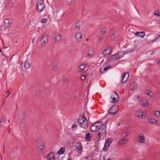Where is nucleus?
Masks as SVG:
<instances>
[{
    "label": "nucleus",
    "instance_id": "f257e3e1",
    "mask_svg": "<svg viewBox=\"0 0 160 160\" xmlns=\"http://www.w3.org/2000/svg\"><path fill=\"white\" fill-rule=\"evenodd\" d=\"M96 125L98 126V128L100 131L98 133V140L102 139L106 135V124H102L101 121H98L94 123Z\"/></svg>",
    "mask_w": 160,
    "mask_h": 160
},
{
    "label": "nucleus",
    "instance_id": "f03ea898",
    "mask_svg": "<svg viewBox=\"0 0 160 160\" xmlns=\"http://www.w3.org/2000/svg\"><path fill=\"white\" fill-rule=\"evenodd\" d=\"M132 51H133L132 50H129L128 49L127 51L120 52L113 55L112 56V58L113 59L114 58L116 60H118L122 57L125 54L130 52Z\"/></svg>",
    "mask_w": 160,
    "mask_h": 160
},
{
    "label": "nucleus",
    "instance_id": "7ed1b4c3",
    "mask_svg": "<svg viewBox=\"0 0 160 160\" xmlns=\"http://www.w3.org/2000/svg\"><path fill=\"white\" fill-rule=\"evenodd\" d=\"M43 0H38L37 2V10L38 12H41L45 8Z\"/></svg>",
    "mask_w": 160,
    "mask_h": 160
},
{
    "label": "nucleus",
    "instance_id": "20e7f679",
    "mask_svg": "<svg viewBox=\"0 0 160 160\" xmlns=\"http://www.w3.org/2000/svg\"><path fill=\"white\" fill-rule=\"evenodd\" d=\"M118 108L117 105H113L111 107L108 111V113L111 115H114L117 113Z\"/></svg>",
    "mask_w": 160,
    "mask_h": 160
},
{
    "label": "nucleus",
    "instance_id": "39448f33",
    "mask_svg": "<svg viewBox=\"0 0 160 160\" xmlns=\"http://www.w3.org/2000/svg\"><path fill=\"white\" fill-rule=\"evenodd\" d=\"M48 36L47 34H44L41 38V43L42 45H45L48 43Z\"/></svg>",
    "mask_w": 160,
    "mask_h": 160
},
{
    "label": "nucleus",
    "instance_id": "423d86ee",
    "mask_svg": "<svg viewBox=\"0 0 160 160\" xmlns=\"http://www.w3.org/2000/svg\"><path fill=\"white\" fill-rule=\"evenodd\" d=\"M113 100V102L117 103L119 101V97L118 95L116 92H113L112 96L111 97Z\"/></svg>",
    "mask_w": 160,
    "mask_h": 160
},
{
    "label": "nucleus",
    "instance_id": "0eeeda50",
    "mask_svg": "<svg viewBox=\"0 0 160 160\" xmlns=\"http://www.w3.org/2000/svg\"><path fill=\"white\" fill-rule=\"evenodd\" d=\"M61 41V36L58 33H56L55 35L54 41L56 43L59 44Z\"/></svg>",
    "mask_w": 160,
    "mask_h": 160
},
{
    "label": "nucleus",
    "instance_id": "6e6552de",
    "mask_svg": "<svg viewBox=\"0 0 160 160\" xmlns=\"http://www.w3.org/2000/svg\"><path fill=\"white\" fill-rule=\"evenodd\" d=\"M76 148L79 152V155L81 154L82 151L83 149V147L81 142H79L77 143Z\"/></svg>",
    "mask_w": 160,
    "mask_h": 160
},
{
    "label": "nucleus",
    "instance_id": "1a4fd4ad",
    "mask_svg": "<svg viewBox=\"0 0 160 160\" xmlns=\"http://www.w3.org/2000/svg\"><path fill=\"white\" fill-rule=\"evenodd\" d=\"M75 38L77 40V42L78 43H80L82 38V35L81 33L80 32H78L76 34Z\"/></svg>",
    "mask_w": 160,
    "mask_h": 160
},
{
    "label": "nucleus",
    "instance_id": "9d476101",
    "mask_svg": "<svg viewBox=\"0 0 160 160\" xmlns=\"http://www.w3.org/2000/svg\"><path fill=\"white\" fill-rule=\"evenodd\" d=\"M129 75L128 72L124 73L122 74V80L121 82L124 83L127 81L128 78L129 77Z\"/></svg>",
    "mask_w": 160,
    "mask_h": 160
},
{
    "label": "nucleus",
    "instance_id": "9b49d317",
    "mask_svg": "<svg viewBox=\"0 0 160 160\" xmlns=\"http://www.w3.org/2000/svg\"><path fill=\"white\" fill-rule=\"evenodd\" d=\"M143 113L141 111H138L136 112L135 113L136 115L143 119H145L146 118V117L144 115H143Z\"/></svg>",
    "mask_w": 160,
    "mask_h": 160
},
{
    "label": "nucleus",
    "instance_id": "f8f14e48",
    "mask_svg": "<svg viewBox=\"0 0 160 160\" xmlns=\"http://www.w3.org/2000/svg\"><path fill=\"white\" fill-rule=\"evenodd\" d=\"M98 126H97L94 123L91 126L90 130L92 132L98 131V130H100V129L98 128Z\"/></svg>",
    "mask_w": 160,
    "mask_h": 160
},
{
    "label": "nucleus",
    "instance_id": "ddd939ff",
    "mask_svg": "<svg viewBox=\"0 0 160 160\" xmlns=\"http://www.w3.org/2000/svg\"><path fill=\"white\" fill-rule=\"evenodd\" d=\"M111 48L108 47L106 48L103 52L102 54L104 56L108 55L111 52Z\"/></svg>",
    "mask_w": 160,
    "mask_h": 160
},
{
    "label": "nucleus",
    "instance_id": "4468645a",
    "mask_svg": "<svg viewBox=\"0 0 160 160\" xmlns=\"http://www.w3.org/2000/svg\"><path fill=\"white\" fill-rule=\"evenodd\" d=\"M54 154L53 152H50L46 157V158L48 160H54Z\"/></svg>",
    "mask_w": 160,
    "mask_h": 160
},
{
    "label": "nucleus",
    "instance_id": "2eb2a0df",
    "mask_svg": "<svg viewBox=\"0 0 160 160\" xmlns=\"http://www.w3.org/2000/svg\"><path fill=\"white\" fill-rule=\"evenodd\" d=\"M83 120L84 122H82L80 124V126L82 128H86L88 126V122L87 120L83 119Z\"/></svg>",
    "mask_w": 160,
    "mask_h": 160
},
{
    "label": "nucleus",
    "instance_id": "dca6fc26",
    "mask_svg": "<svg viewBox=\"0 0 160 160\" xmlns=\"http://www.w3.org/2000/svg\"><path fill=\"white\" fill-rule=\"evenodd\" d=\"M94 49L93 48H90L89 50L88 51L87 53L86 54V56H85V57H87V56H91L94 53Z\"/></svg>",
    "mask_w": 160,
    "mask_h": 160
},
{
    "label": "nucleus",
    "instance_id": "f3484780",
    "mask_svg": "<svg viewBox=\"0 0 160 160\" xmlns=\"http://www.w3.org/2000/svg\"><path fill=\"white\" fill-rule=\"evenodd\" d=\"M136 36H140L141 38H143L145 35V32L144 31L141 32H137L135 33Z\"/></svg>",
    "mask_w": 160,
    "mask_h": 160
},
{
    "label": "nucleus",
    "instance_id": "a211bd4d",
    "mask_svg": "<svg viewBox=\"0 0 160 160\" xmlns=\"http://www.w3.org/2000/svg\"><path fill=\"white\" fill-rule=\"evenodd\" d=\"M138 137L139 141L138 142H140L141 143H144L145 142V138L144 136H140L139 134L138 135Z\"/></svg>",
    "mask_w": 160,
    "mask_h": 160
},
{
    "label": "nucleus",
    "instance_id": "6ab92c4d",
    "mask_svg": "<svg viewBox=\"0 0 160 160\" xmlns=\"http://www.w3.org/2000/svg\"><path fill=\"white\" fill-rule=\"evenodd\" d=\"M127 140L125 138L121 139L119 140L118 142L119 145L125 144L127 143Z\"/></svg>",
    "mask_w": 160,
    "mask_h": 160
},
{
    "label": "nucleus",
    "instance_id": "aec40b11",
    "mask_svg": "<svg viewBox=\"0 0 160 160\" xmlns=\"http://www.w3.org/2000/svg\"><path fill=\"white\" fill-rule=\"evenodd\" d=\"M86 139L88 141H90L92 137V134H90L89 133H88L86 135Z\"/></svg>",
    "mask_w": 160,
    "mask_h": 160
},
{
    "label": "nucleus",
    "instance_id": "412c9836",
    "mask_svg": "<svg viewBox=\"0 0 160 160\" xmlns=\"http://www.w3.org/2000/svg\"><path fill=\"white\" fill-rule=\"evenodd\" d=\"M65 152V149L64 148H60L58 153L59 155L64 154Z\"/></svg>",
    "mask_w": 160,
    "mask_h": 160
},
{
    "label": "nucleus",
    "instance_id": "4be33fe9",
    "mask_svg": "<svg viewBox=\"0 0 160 160\" xmlns=\"http://www.w3.org/2000/svg\"><path fill=\"white\" fill-rule=\"evenodd\" d=\"M4 24L5 27L7 28H9L11 26V23H10L9 21V19H8L5 20Z\"/></svg>",
    "mask_w": 160,
    "mask_h": 160
},
{
    "label": "nucleus",
    "instance_id": "5701e85b",
    "mask_svg": "<svg viewBox=\"0 0 160 160\" xmlns=\"http://www.w3.org/2000/svg\"><path fill=\"white\" fill-rule=\"evenodd\" d=\"M0 121V125L2 126L4 125L6 123L5 118L3 117H1Z\"/></svg>",
    "mask_w": 160,
    "mask_h": 160
},
{
    "label": "nucleus",
    "instance_id": "b1692460",
    "mask_svg": "<svg viewBox=\"0 0 160 160\" xmlns=\"http://www.w3.org/2000/svg\"><path fill=\"white\" fill-rule=\"evenodd\" d=\"M37 145H38V144L39 143L40 145V146H44V142L40 138L38 139L37 140Z\"/></svg>",
    "mask_w": 160,
    "mask_h": 160
},
{
    "label": "nucleus",
    "instance_id": "393cba45",
    "mask_svg": "<svg viewBox=\"0 0 160 160\" xmlns=\"http://www.w3.org/2000/svg\"><path fill=\"white\" fill-rule=\"evenodd\" d=\"M137 84L136 82H133L132 83L130 86V88L133 90L135 89L137 87Z\"/></svg>",
    "mask_w": 160,
    "mask_h": 160
},
{
    "label": "nucleus",
    "instance_id": "a878e982",
    "mask_svg": "<svg viewBox=\"0 0 160 160\" xmlns=\"http://www.w3.org/2000/svg\"><path fill=\"white\" fill-rule=\"evenodd\" d=\"M148 120L149 123L153 124H155V122H156L157 121L155 119L152 118H148Z\"/></svg>",
    "mask_w": 160,
    "mask_h": 160
},
{
    "label": "nucleus",
    "instance_id": "bb28decb",
    "mask_svg": "<svg viewBox=\"0 0 160 160\" xmlns=\"http://www.w3.org/2000/svg\"><path fill=\"white\" fill-rule=\"evenodd\" d=\"M30 67V64L28 62V59H27L24 63V67L26 69Z\"/></svg>",
    "mask_w": 160,
    "mask_h": 160
},
{
    "label": "nucleus",
    "instance_id": "cd10ccee",
    "mask_svg": "<svg viewBox=\"0 0 160 160\" xmlns=\"http://www.w3.org/2000/svg\"><path fill=\"white\" fill-rule=\"evenodd\" d=\"M111 66L110 65H109L108 66H107V67H105L103 69V68H101L100 69V72L101 73H103V72L104 71H107L109 68H111Z\"/></svg>",
    "mask_w": 160,
    "mask_h": 160
},
{
    "label": "nucleus",
    "instance_id": "c85d7f7f",
    "mask_svg": "<svg viewBox=\"0 0 160 160\" xmlns=\"http://www.w3.org/2000/svg\"><path fill=\"white\" fill-rule=\"evenodd\" d=\"M112 140H113L112 138H108L106 139L105 143L109 146L110 144L112 142Z\"/></svg>",
    "mask_w": 160,
    "mask_h": 160
},
{
    "label": "nucleus",
    "instance_id": "c756f323",
    "mask_svg": "<svg viewBox=\"0 0 160 160\" xmlns=\"http://www.w3.org/2000/svg\"><path fill=\"white\" fill-rule=\"evenodd\" d=\"M79 21H78V22H76V24L75 28L77 31H79L80 28V25L79 24Z\"/></svg>",
    "mask_w": 160,
    "mask_h": 160
},
{
    "label": "nucleus",
    "instance_id": "7c9ffc66",
    "mask_svg": "<svg viewBox=\"0 0 160 160\" xmlns=\"http://www.w3.org/2000/svg\"><path fill=\"white\" fill-rule=\"evenodd\" d=\"M109 146V145H108L107 144L105 143L103 150L104 151H107L108 150V149Z\"/></svg>",
    "mask_w": 160,
    "mask_h": 160
},
{
    "label": "nucleus",
    "instance_id": "2f4dec72",
    "mask_svg": "<svg viewBox=\"0 0 160 160\" xmlns=\"http://www.w3.org/2000/svg\"><path fill=\"white\" fill-rule=\"evenodd\" d=\"M39 148L40 149V150L42 151H43V150H44V148H45V146H40V145L38 143V145H37Z\"/></svg>",
    "mask_w": 160,
    "mask_h": 160
},
{
    "label": "nucleus",
    "instance_id": "473e14b6",
    "mask_svg": "<svg viewBox=\"0 0 160 160\" xmlns=\"http://www.w3.org/2000/svg\"><path fill=\"white\" fill-rule=\"evenodd\" d=\"M142 101H144L146 102H143L142 104L143 106L146 107H148V103L147 102V101L146 100L144 99L142 100Z\"/></svg>",
    "mask_w": 160,
    "mask_h": 160
},
{
    "label": "nucleus",
    "instance_id": "72a5a7b5",
    "mask_svg": "<svg viewBox=\"0 0 160 160\" xmlns=\"http://www.w3.org/2000/svg\"><path fill=\"white\" fill-rule=\"evenodd\" d=\"M154 14L155 15L160 17V12H159V11L158 10H157L154 11Z\"/></svg>",
    "mask_w": 160,
    "mask_h": 160
},
{
    "label": "nucleus",
    "instance_id": "f704fd0d",
    "mask_svg": "<svg viewBox=\"0 0 160 160\" xmlns=\"http://www.w3.org/2000/svg\"><path fill=\"white\" fill-rule=\"evenodd\" d=\"M147 95L149 97H152L154 95V93L152 91H149V92L148 93Z\"/></svg>",
    "mask_w": 160,
    "mask_h": 160
},
{
    "label": "nucleus",
    "instance_id": "c9c22d12",
    "mask_svg": "<svg viewBox=\"0 0 160 160\" xmlns=\"http://www.w3.org/2000/svg\"><path fill=\"white\" fill-rule=\"evenodd\" d=\"M154 115L157 117H159L160 116V111H156L154 113Z\"/></svg>",
    "mask_w": 160,
    "mask_h": 160
},
{
    "label": "nucleus",
    "instance_id": "e433bc0d",
    "mask_svg": "<svg viewBox=\"0 0 160 160\" xmlns=\"http://www.w3.org/2000/svg\"><path fill=\"white\" fill-rule=\"evenodd\" d=\"M85 68V66L84 64L81 65L79 66V68L81 70V71L84 69Z\"/></svg>",
    "mask_w": 160,
    "mask_h": 160
},
{
    "label": "nucleus",
    "instance_id": "4c0bfd02",
    "mask_svg": "<svg viewBox=\"0 0 160 160\" xmlns=\"http://www.w3.org/2000/svg\"><path fill=\"white\" fill-rule=\"evenodd\" d=\"M48 18H45L44 19H42L41 20V22L42 23H46L48 21Z\"/></svg>",
    "mask_w": 160,
    "mask_h": 160
},
{
    "label": "nucleus",
    "instance_id": "58836bf2",
    "mask_svg": "<svg viewBox=\"0 0 160 160\" xmlns=\"http://www.w3.org/2000/svg\"><path fill=\"white\" fill-rule=\"evenodd\" d=\"M21 119L22 122L24 123L25 122L26 120L25 119V116L24 115H23L22 116V117L21 118Z\"/></svg>",
    "mask_w": 160,
    "mask_h": 160
},
{
    "label": "nucleus",
    "instance_id": "ea45409f",
    "mask_svg": "<svg viewBox=\"0 0 160 160\" xmlns=\"http://www.w3.org/2000/svg\"><path fill=\"white\" fill-rule=\"evenodd\" d=\"M128 135V133L127 132H125L124 133H122V137H125L127 136Z\"/></svg>",
    "mask_w": 160,
    "mask_h": 160
},
{
    "label": "nucleus",
    "instance_id": "a19ab883",
    "mask_svg": "<svg viewBox=\"0 0 160 160\" xmlns=\"http://www.w3.org/2000/svg\"><path fill=\"white\" fill-rule=\"evenodd\" d=\"M86 78L85 76L84 75H82L81 77V79L82 80H84Z\"/></svg>",
    "mask_w": 160,
    "mask_h": 160
},
{
    "label": "nucleus",
    "instance_id": "79ce46f5",
    "mask_svg": "<svg viewBox=\"0 0 160 160\" xmlns=\"http://www.w3.org/2000/svg\"><path fill=\"white\" fill-rule=\"evenodd\" d=\"M72 0H67V2L68 4L69 5H71L72 4Z\"/></svg>",
    "mask_w": 160,
    "mask_h": 160
},
{
    "label": "nucleus",
    "instance_id": "37998d69",
    "mask_svg": "<svg viewBox=\"0 0 160 160\" xmlns=\"http://www.w3.org/2000/svg\"><path fill=\"white\" fill-rule=\"evenodd\" d=\"M82 120L81 119H80L79 118L78 120V123L80 124H81V123H82Z\"/></svg>",
    "mask_w": 160,
    "mask_h": 160
},
{
    "label": "nucleus",
    "instance_id": "c03bdc74",
    "mask_svg": "<svg viewBox=\"0 0 160 160\" xmlns=\"http://www.w3.org/2000/svg\"><path fill=\"white\" fill-rule=\"evenodd\" d=\"M136 98H137V100H138L141 101V98H140L139 96H136Z\"/></svg>",
    "mask_w": 160,
    "mask_h": 160
},
{
    "label": "nucleus",
    "instance_id": "a18cd8bd",
    "mask_svg": "<svg viewBox=\"0 0 160 160\" xmlns=\"http://www.w3.org/2000/svg\"><path fill=\"white\" fill-rule=\"evenodd\" d=\"M77 127V125L75 124H73L72 126V128H76Z\"/></svg>",
    "mask_w": 160,
    "mask_h": 160
},
{
    "label": "nucleus",
    "instance_id": "49530a36",
    "mask_svg": "<svg viewBox=\"0 0 160 160\" xmlns=\"http://www.w3.org/2000/svg\"><path fill=\"white\" fill-rule=\"evenodd\" d=\"M115 37V35L114 34H112L110 36V38L111 39L114 38Z\"/></svg>",
    "mask_w": 160,
    "mask_h": 160
},
{
    "label": "nucleus",
    "instance_id": "de8ad7c7",
    "mask_svg": "<svg viewBox=\"0 0 160 160\" xmlns=\"http://www.w3.org/2000/svg\"><path fill=\"white\" fill-rule=\"evenodd\" d=\"M105 32H106V30H105V31L102 30L101 31V34L102 35H104L105 33Z\"/></svg>",
    "mask_w": 160,
    "mask_h": 160
},
{
    "label": "nucleus",
    "instance_id": "09e8293b",
    "mask_svg": "<svg viewBox=\"0 0 160 160\" xmlns=\"http://www.w3.org/2000/svg\"><path fill=\"white\" fill-rule=\"evenodd\" d=\"M159 37H160V34L159 36H157V38H156L154 40H153V42H154L156 41L157 39H158L159 38Z\"/></svg>",
    "mask_w": 160,
    "mask_h": 160
},
{
    "label": "nucleus",
    "instance_id": "8fccbe9b",
    "mask_svg": "<svg viewBox=\"0 0 160 160\" xmlns=\"http://www.w3.org/2000/svg\"><path fill=\"white\" fill-rule=\"evenodd\" d=\"M81 119L82 120H83V119H85V120H87V119H86L85 117L84 116H83L82 118H81Z\"/></svg>",
    "mask_w": 160,
    "mask_h": 160
},
{
    "label": "nucleus",
    "instance_id": "3c124183",
    "mask_svg": "<svg viewBox=\"0 0 160 160\" xmlns=\"http://www.w3.org/2000/svg\"><path fill=\"white\" fill-rule=\"evenodd\" d=\"M63 81L64 82H65V81H66L67 80V79L66 78H65V77H64L63 78Z\"/></svg>",
    "mask_w": 160,
    "mask_h": 160
},
{
    "label": "nucleus",
    "instance_id": "603ef678",
    "mask_svg": "<svg viewBox=\"0 0 160 160\" xmlns=\"http://www.w3.org/2000/svg\"><path fill=\"white\" fill-rule=\"evenodd\" d=\"M8 93V95H7V96H6V97H8L9 95V93H8V92H6V94H7Z\"/></svg>",
    "mask_w": 160,
    "mask_h": 160
},
{
    "label": "nucleus",
    "instance_id": "864d4df0",
    "mask_svg": "<svg viewBox=\"0 0 160 160\" xmlns=\"http://www.w3.org/2000/svg\"><path fill=\"white\" fill-rule=\"evenodd\" d=\"M102 38H99V40H99V41H101H101H102Z\"/></svg>",
    "mask_w": 160,
    "mask_h": 160
},
{
    "label": "nucleus",
    "instance_id": "5fc2aeb1",
    "mask_svg": "<svg viewBox=\"0 0 160 160\" xmlns=\"http://www.w3.org/2000/svg\"><path fill=\"white\" fill-rule=\"evenodd\" d=\"M154 51H152L151 53V55H153L154 53Z\"/></svg>",
    "mask_w": 160,
    "mask_h": 160
},
{
    "label": "nucleus",
    "instance_id": "6e6d98bb",
    "mask_svg": "<svg viewBox=\"0 0 160 160\" xmlns=\"http://www.w3.org/2000/svg\"><path fill=\"white\" fill-rule=\"evenodd\" d=\"M36 94H37V95H38H38H40V92H39L38 93L37 92V93H36Z\"/></svg>",
    "mask_w": 160,
    "mask_h": 160
},
{
    "label": "nucleus",
    "instance_id": "4d7b16f0",
    "mask_svg": "<svg viewBox=\"0 0 160 160\" xmlns=\"http://www.w3.org/2000/svg\"><path fill=\"white\" fill-rule=\"evenodd\" d=\"M103 160H105L106 159V157L105 156H103Z\"/></svg>",
    "mask_w": 160,
    "mask_h": 160
},
{
    "label": "nucleus",
    "instance_id": "13d9d810",
    "mask_svg": "<svg viewBox=\"0 0 160 160\" xmlns=\"http://www.w3.org/2000/svg\"><path fill=\"white\" fill-rule=\"evenodd\" d=\"M35 39V38H33L32 41V43H33V42H34V40Z\"/></svg>",
    "mask_w": 160,
    "mask_h": 160
},
{
    "label": "nucleus",
    "instance_id": "bf43d9fd",
    "mask_svg": "<svg viewBox=\"0 0 160 160\" xmlns=\"http://www.w3.org/2000/svg\"><path fill=\"white\" fill-rule=\"evenodd\" d=\"M158 65H160V61H159L158 62Z\"/></svg>",
    "mask_w": 160,
    "mask_h": 160
},
{
    "label": "nucleus",
    "instance_id": "052dcab7",
    "mask_svg": "<svg viewBox=\"0 0 160 160\" xmlns=\"http://www.w3.org/2000/svg\"><path fill=\"white\" fill-rule=\"evenodd\" d=\"M135 10H136V11H137V13H138V11L136 9V8H135Z\"/></svg>",
    "mask_w": 160,
    "mask_h": 160
},
{
    "label": "nucleus",
    "instance_id": "680f3d73",
    "mask_svg": "<svg viewBox=\"0 0 160 160\" xmlns=\"http://www.w3.org/2000/svg\"><path fill=\"white\" fill-rule=\"evenodd\" d=\"M88 158V157H85V159H87Z\"/></svg>",
    "mask_w": 160,
    "mask_h": 160
},
{
    "label": "nucleus",
    "instance_id": "e2e57ef3",
    "mask_svg": "<svg viewBox=\"0 0 160 160\" xmlns=\"http://www.w3.org/2000/svg\"><path fill=\"white\" fill-rule=\"evenodd\" d=\"M68 160H72V159L71 158H69L68 159Z\"/></svg>",
    "mask_w": 160,
    "mask_h": 160
},
{
    "label": "nucleus",
    "instance_id": "0e129e2a",
    "mask_svg": "<svg viewBox=\"0 0 160 160\" xmlns=\"http://www.w3.org/2000/svg\"><path fill=\"white\" fill-rule=\"evenodd\" d=\"M118 126H119V125H120V124L119 123H118Z\"/></svg>",
    "mask_w": 160,
    "mask_h": 160
},
{
    "label": "nucleus",
    "instance_id": "69168bd1",
    "mask_svg": "<svg viewBox=\"0 0 160 160\" xmlns=\"http://www.w3.org/2000/svg\"><path fill=\"white\" fill-rule=\"evenodd\" d=\"M107 160H111V159L110 158H109V159H108Z\"/></svg>",
    "mask_w": 160,
    "mask_h": 160
},
{
    "label": "nucleus",
    "instance_id": "338daca9",
    "mask_svg": "<svg viewBox=\"0 0 160 160\" xmlns=\"http://www.w3.org/2000/svg\"><path fill=\"white\" fill-rule=\"evenodd\" d=\"M12 57H13V56H12V57H11V58H10V60H11V59H12Z\"/></svg>",
    "mask_w": 160,
    "mask_h": 160
},
{
    "label": "nucleus",
    "instance_id": "774afa93",
    "mask_svg": "<svg viewBox=\"0 0 160 160\" xmlns=\"http://www.w3.org/2000/svg\"><path fill=\"white\" fill-rule=\"evenodd\" d=\"M82 122H84V120L83 119L82 120Z\"/></svg>",
    "mask_w": 160,
    "mask_h": 160
}]
</instances>
